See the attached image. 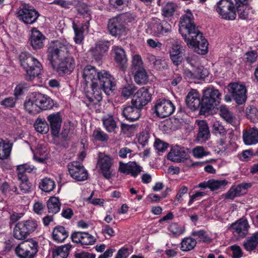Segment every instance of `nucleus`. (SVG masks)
I'll return each instance as SVG.
<instances>
[{"instance_id":"f257e3e1","label":"nucleus","mask_w":258,"mask_h":258,"mask_svg":"<svg viewBox=\"0 0 258 258\" xmlns=\"http://www.w3.org/2000/svg\"><path fill=\"white\" fill-rule=\"evenodd\" d=\"M83 78L87 87H90V90L86 92V105L92 108L102 99V90L109 95L116 89V83L114 77L105 70L98 71L90 65L87 66L83 70Z\"/></svg>"},{"instance_id":"f03ea898","label":"nucleus","mask_w":258,"mask_h":258,"mask_svg":"<svg viewBox=\"0 0 258 258\" xmlns=\"http://www.w3.org/2000/svg\"><path fill=\"white\" fill-rule=\"evenodd\" d=\"M73 46L66 40L51 42L47 49L48 60L60 75L70 74L75 67V60L71 54Z\"/></svg>"},{"instance_id":"7ed1b4c3","label":"nucleus","mask_w":258,"mask_h":258,"mask_svg":"<svg viewBox=\"0 0 258 258\" xmlns=\"http://www.w3.org/2000/svg\"><path fill=\"white\" fill-rule=\"evenodd\" d=\"M21 66L25 71V79L28 82L33 81L43 73L41 63L27 52H22L19 55Z\"/></svg>"},{"instance_id":"20e7f679","label":"nucleus","mask_w":258,"mask_h":258,"mask_svg":"<svg viewBox=\"0 0 258 258\" xmlns=\"http://www.w3.org/2000/svg\"><path fill=\"white\" fill-rule=\"evenodd\" d=\"M188 47L199 54H204L208 50V43L203 34L197 28L182 36Z\"/></svg>"},{"instance_id":"39448f33","label":"nucleus","mask_w":258,"mask_h":258,"mask_svg":"<svg viewBox=\"0 0 258 258\" xmlns=\"http://www.w3.org/2000/svg\"><path fill=\"white\" fill-rule=\"evenodd\" d=\"M221 93L214 88H208L203 91L202 99V111L208 112L218 105L221 100Z\"/></svg>"},{"instance_id":"423d86ee","label":"nucleus","mask_w":258,"mask_h":258,"mask_svg":"<svg viewBox=\"0 0 258 258\" xmlns=\"http://www.w3.org/2000/svg\"><path fill=\"white\" fill-rule=\"evenodd\" d=\"M38 243L32 239L24 241L15 248L19 258H33L38 252Z\"/></svg>"},{"instance_id":"0eeeda50","label":"nucleus","mask_w":258,"mask_h":258,"mask_svg":"<svg viewBox=\"0 0 258 258\" xmlns=\"http://www.w3.org/2000/svg\"><path fill=\"white\" fill-rule=\"evenodd\" d=\"M217 12L222 19L233 20L236 14L234 4L231 0H221L217 4Z\"/></svg>"},{"instance_id":"6e6552de","label":"nucleus","mask_w":258,"mask_h":258,"mask_svg":"<svg viewBox=\"0 0 258 258\" xmlns=\"http://www.w3.org/2000/svg\"><path fill=\"white\" fill-rule=\"evenodd\" d=\"M107 29L110 35L114 37H120L126 34V28L124 25L122 16L113 17L108 21Z\"/></svg>"},{"instance_id":"1a4fd4ad","label":"nucleus","mask_w":258,"mask_h":258,"mask_svg":"<svg viewBox=\"0 0 258 258\" xmlns=\"http://www.w3.org/2000/svg\"><path fill=\"white\" fill-rule=\"evenodd\" d=\"M16 15L20 20L27 25L34 24L40 16L36 10L29 9L26 6L20 8L16 12Z\"/></svg>"},{"instance_id":"9d476101","label":"nucleus","mask_w":258,"mask_h":258,"mask_svg":"<svg viewBox=\"0 0 258 258\" xmlns=\"http://www.w3.org/2000/svg\"><path fill=\"white\" fill-rule=\"evenodd\" d=\"M228 90L232 98L238 104L244 103L247 98L245 86L237 83H231L228 85Z\"/></svg>"},{"instance_id":"9b49d317","label":"nucleus","mask_w":258,"mask_h":258,"mask_svg":"<svg viewBox=\"0 0 258 258\" xmlns=\"http://www.w3.org/2000/svg\"><path fill=\"white\" fill-rule=\"evenodd\" d=\"M175 108L172 102L165 99L157 100L155 105V113L161 118L169 116L173 113Z\"/></svg>"},{"instance_id":"f8f14e48","label":"nucleus","mask_w":258,"mask_h":258,"mask_svg":"<svg viewBox=\"0 0 258 258\" xmlns=\"http://www.w3.org/2000/svg\"><path fill=\"white\" fill-rule=\"evenodd\" d=\"M68 171L71 176L77 181H84L87 179L88 174L84 166L78 161L68 164Z\"/></svg>"},{"instance_id":"ddd939ff","label":"nucleus","mask_w":258,"mask_h":258,"mask_svg":"<svg viewBox=\"0 0 258 258\" xmlns=\"http://www.w3.org/2000/svg\"><path fill=\"white\" fill-rule=\"evenodd\" d=\"M150 29L154 36L166 35L171 31V26L165 21L154 18L150 24Z\"/></svg>"},{"instance_id":"4468645a","label":"nucleus","mask_w":258,"mask_h":258,"mask_svg":"<svg viewBox=\"0 0 258 258\" xmlns=\"http://www.w3.org/2000/svg\"><path fill=\"white\" fill-rule=\"evenodd\" d=\"M97 165L104 178L107 179H109L111 178L112 176V166L113 165V159L110 156L100 154Z\"/></svg>"},{"instance_id":"2eb2a0df","label":"nucleus","mask_w":258,"mask_h":258,"mask_svg":"<svg viewBox=\"0 0 258 258\" xmlns=\"http://www.w3.org/2000/svg\"><path fill=\"white\" fill-rule=\"evenodd\" d=\"M151 95L147 88H141L134 94L131 103L142 108L151 100Z\"/></svg>"},{"instance_id":"dca6fc26","label":"nucleus","mask_w":258,"mask_h":258,"mask_svg":"<svg viewBox=\"0 0 258 258\" xmlns=\"http://www.w3.org/2000/svg\"><path fill=\"white\" fill-rule=\"evenodd\" d=\"M198 28L196 27L193 21L192 14L189 12L183 15L180 19L179 31L182 36Z\"/></svg>"},{"instance_id":"f3484780","label":"nucleus","mask_w":258,"mask_h":258,"mask_svg":"<svg viewBox=\"0 0 258 258\" xmlns=\"http://www.w3.org/2000/svg\"><path fill=\"white\" fill-rule=\"evenodd\" d=\"M249 225L246 219L241 218L232 224L230 229L233 233L240 238H244L248 233Z\"/></svg>"},{"instance_id":"a211bd4d","label":"nucleus","mask_w":258,"mask_h":258,"mask_svg":"<svg viewBox=\"0 0 258 258\" xmlns=\"http://www.w3.org/2000/svg\"><path fill=\"white\" fill-rule=\"evenodd\" d=\"M47 120L49 122L52 135L53 137H57L60 132L62 123L60 113L59 112L51 113L47 116Z\"/></svg>"},{"instance_id":"6ab92c4d","label":"nucleus","mask_w":258,"mask_h":258,"mask_svg":"<svg viewBox=\"0 0 258 258\" xmlns=\"http://www.w3.org/2000/svg\"><path fill=\"white\" fill-rule=\"evenodd\" d=\"M188 154L185 149L179 146L173 147L167 155V159L176 163L183 162L187 158Z\"/></svg>"},{"instance_id":"aec40b11","label":"nucleus","mask_w":258,"mask_h":258,"mask_svg":"<svg viewBox=\"0 0 258 258\" xmlns=\"http://www.w3.org/2000/svg\"><path fill=\"white\" fill-rule=\"evenodd\" d=\"M45 39V36L37 28H32L31 29L30 41L31 45L34 49L43 48Z\"/></svg>"},{"instance_id":"412c9836","label":"nucleus","mask_w":258,"mask_h":258,"mask_svg":"<svg viewBox=\"0 0 258 258\" xmlns=\"http://www.w3.org/2000/svg\"><path fill=\"white\" fill-rule=\"evenodd\" d=\"M185 101L187 106L191 110H195L200 107L202 110V100H201L200 95L196 90L192 89L188 92Z\"/></svg>"},{"instance_id":"4be33fe9","label":"nucleus","mask_w":258,"mask_h":258,"mask_svg":"<svg viewBox=\"0 0 258 258\" xmlns=\"http://www.w3.org/2000/svg\"><path fill=\"white\" fill-rule=\"evenodd\" d=\"M141 109L139 106L127 105L123 107L122 114L126 119L130 121H135L139 119L141 116Z\"/></svg>"},{"instance_id":"5701e85b","label":"nucleus","mask_w":258,"mask_h":258,"mask_svg":"<svg viewBox=\"0 0 258 258\" xmlns=\"http://www.w3.org/2000/svg\"><path fill=\"white\" fill-rule=\"evenodd\" d=\"M113 50L114 53V60L118 65L119 69L124 71L127 66V58L124 50L119 46H114Z\"/></svg>"},{"instance_id":"b1692460","label":"nucleus","mask_w":258,"mask_h":258,"mask_svg":"<svg viewBox=\"0 0 258 258\" xmlns=\"http://www.w3.org/2000/svg\"><path fill=\"white\" fill-rule=\"evenodd\" d=\"M35 101L38 104L39 110H48L52 108L54 104L50 97L40 93H35Z\"/></svg>"},{"instance_id":"393cba45","label":"nucleus","mask_w":258,"mask_h":258,"mask_svg":"<svg viewBox=\"0 0 258 258\" xmlns=\"http://www.w3.org/2000/svg\"><path fill=\"white\" fill-rule=\"evenodd\" d=\"M169 56L175 66H178L181 64L183 60L182 46L178 44H173L169 50Z\"/></svg>"},{"instance_id":"a878e982","label":"nucleus","mask_w":258,"mask_h":258,"mask_svg":"<svg viewBox=\"0 0 258 258\" xmlns=\"http://www.w3.org/2000/svg\"><path fill=\"white\" fill-rule=\"evenodd\" d=\"M199 126V132L197 135V140L201 142H205L210 137L209 128L206 121L199 120L197 122Z\"/></svg>"},{"instance_id":"bb28decb","label":"nucleus","mask_w":258,"mask_h":258,"mask_svg":"<svg viewBox=\"0 0 258 258\" xmlns=\"http://www.w3.org/2000/svg\"><path fill=\"white\" fill-rule=\"evenodd\" d=\"M219 114L220 116L228 123L235 126L239 124L235 117L233 113L230 111L229 109L225 105H221L219 108Z\"/></svg>"},{"instance_id":"cd10ccee","label":"nucleus","mask_w":258,"mask_h":258,"mask_svg":"<svg viewBox=\"0 0 258 258\" xmlns=\"http://www.w3.org/2000/svg\"><path fill=\"white\" fill-rule=\"evenodd\" d=\"M244 142L246 145L255 144L258 142V130L254 127L245 131L243 134Z\"/></svg>"},{"instance_id":"c85d7f7f","label":"nucleus","mask_w":258,"mask_h":258,"mask_svg":"<svg viewBox=\"0 0 258 258\" xmlns=\"http://www.w3.org/2000/svg\"><path fill=\"white\" fill-rule=\"evenodd\" d=\"M35 99V94L34 93L25 100L24 107L25 109L29 113L35 114L39 112V108Z\"/></svg>"},{"instance_id":"c756f323","label":"nucleus","mask_w":258,"mask_h":258,"mask_svg":"<svg viewBox=\"0 0 258 258\" xmlns=\"http://www.w3.org/2000/svg\"><path fill=\"white\" fill-rule=\"evenodd\" d=\"M72 247L69 244L56 247L52 250L53 258H67Z\"/></svg>"},{"instance_id":"7c9ffc66","label":"nucleus","mask_w":258,"mask_h":258,"mask_svg":"<svg viewBox=\"0 0 258 258\" xmlns=\"http://www.w3.org/2000/svg\"><path fill=\"white\" fill-rule=\"evenodd\" d=\"M69 236L68 232L64 227L61 226H56L52 232V238L54 240L58 242L63 241Z\"/></svg>"},{"instance_id":"2f4dec72","label":"nucleus","mask_w":258,"mask_h":258,"mask_svg":"<svg viewBox=\"0 0 258 258\" xmlns=\"http://www.w3.org/2000/svg\"><path fill=\"white\" fill-rule=\"evenodd\" d=\"M102 122L104 127L109 133H115L117 128L116 121L112 115H106L102 118Z\"/></svg>"},{"instance_id":"473e14b6","label":"nucleus","mask_w":258,"mask_h":258,"mask_svg":"<svg viewBox=\"0 0 258 258\" xmlns=\"http://www.w3.org/2000/svg\"><path fill=\"white\" fill-rule=\"evenodd\" d=\"M243 246L247 251L254 249L258 245V232L248 237L243 242Z\"/></svg>"},{"instance_id":"72a5a7b5","label":"nucleus","mask_w":258,"mask_h":258,"mask_svg":"<svg viewBox=\"0 0 258 258\" xmlns=\"http://www.w3.org/2000/svg\"><path fill=\"white\" fill-rule=\"evenodd\" d=\"M60 206L58 198L55 197H50L47 202V208L49 213H57L60 211Z\"/></svg>"},{"instance_id":"f704fd0d","label":"nucleus","mask_w":258,"mask_h":258,"mask_svg":"<svg viewBox=\"0 0 258 258\" xmlns=\"http://www.w3.org/2000/svg\"><path fill=\"white\" fill-rule=\"evenodd\" d=\"M35 168L33 165H29L28 164H23L17 166V172L18 179H23L25 180L27 176L26 172L30 173L33 171Z\"/></svg>"},{"instance_id":"c9c22d12","label":"nucleus","mask_w":258,"mask_h":258,"mask_svg":"<svg viewBox=\"0 0 258 258\" xmlns=\"http://www.w3.org/2000/svg\"><path fill=\"white\" fill-rule=\"evenodd\" d=\"M13 236L17 239L23 240L29 235L25 231L23 224L22 222L18 223L14 228L13 231Z\"/></svg>"},{"instance_id":"e433bc0d","label":"nucleus","mask_w":258,"mask_h":258,"mask_svg":"<svg viewBox=\"0 0 258 258\" xmlns=\"http://www.w3.org/2000/svg\"><path fill=\"white\" fill-rule=\"evenodd\" d=\"M134 80L139 85L146 84L149 80L148 76L145 69L134 72Z\"/></svg>"},{"instance_id":"4c0bfd02","label":"nucleus","mask_w":258,"mask_h":258,"mask_svg":"<svg viewBox=\"0 0 258 258\" xmlns=\"http://www.w3.org/2000/svg\"><path fill=\"white\" fill-rule=\"evenodd\" d=\"M197 241L193 238L187 237L183 238L180 243V248L182 251H189L194 248Z\"/></svg>"},{"instance_id":"58836bf2","label":"nucleus","mask_w":258,"mask_h":258,"mask_svg":"<svg viewBox=\"0 0 258 258\" xmlns=\"http://www.w3.org/2000/svg\"><path fill=\"white\" fill-rule=\"evenodd\" d=\"M35 130L41 134H46L49 131V125L45 119L37 118L34 124Z\"/></svg>"},{"instance_id":"ea45409f","label":"nucleus","mask_w":258,"mask_h":258,"mask_svg":"<svg viewBox=\"0 0 258 258\" xmlns=\"http://www.w3.org/2000/svg\"><path fill=\"white\" fill-rule=\"evenodd\" d=\"M55 186L54 181L49 178H44L41 180L39 184V187L45 192H50Z\"/></svg>"},{"instance_id":"a19ab883","label":"nucleus","mask_w":258,"mask_h":258,"mask_svg":"<svg viewBox=\"0 0 258 258\" xmlns=\"http://www.w3.org/2000/svg\"><path fill=\"white\" fill-rule=\"evenodd\" d=\"M73 28L75 34L74 41L76 43L80 44L84 39V26L73 23Z\"/></svg>"},{"instance_id":"79ce46f5","label":"nucleus","mask_w":258,"mask_h":258,"mask_svg":"<svg viewBox=\"0 0 258 258\" xmlns=\"http://www.w3.org/2000/svg\"><path fill=\"white\" fill-rule=\"evenodd\" d=\"M108 47L107 45L103 43H99L91 50V52L96 59H100L102 54L108 50Z\"/></svg>"},{"instance_id":"37998d69","label":"nucleus","mask_w":258,"mask_h":258,"mask_svg":"<svg viewBox=\"0 0 258 258\" xmlns=\"http://www.w3.org/2000/svg\"><path fill=\"white\" fill-rule=\"evenodd\" d=\"M11 147L6 143L4 140L0 139V159L7 158L11 153Z\"/></svg>"},{"instance_id":"c03bdc74","label":"nucleus","mask_w":258,"mask_h":258,"mask_svg":"<svg viewBox=\"0 0 258 258\" xmlns=\"http://www.w3.org/2000/svg\"><path fill=\"white\" fill-rule=\"evenodd\" d=\"M92 136L94 140L101 142H106L109 139L108 135L100 128L95 130L93 132Z\"/></svg>"},{"instance_id":"a18cd8bd","label":"nucleus","mask_w":258,"mask_h":258,"mask_svg":"<svg viewBox=\"0 0 258 258\" xmlns=\"http://www.w3.org/2000/svg\"><path fill=\"white\" fill-rule=\"evenodd\" d=\"M246 115L247 117L252 122L258 121V110L256 107L253 106L248 107L246 109Z\"/></svg>"},{"instance_id":"49530a36","label":"nucleus","mask_w":258,"mask_h":258,"mask_svg":"<svg viewBox=\"0 0 258 258\" xmlns=\"http://www.w3.org/2000/svg\"><path fill=\"white\" fill-rule=\"evenodd\" d=\"M175 4L173 3L168 2L162 8V15L165 17H169L173 15L175 9Z\"/></svg>"},{"instance_id":"de8ad7c7","label":"nucleus","mask_w":258,"mask_h":258,"mask_svg":"<svg viewBox=\"0 0 258 258\" xmlns=\"http://www.w3.org/2000/svg\"><path fill=\"white\" fill-rule=\"evenodd\" d=\"M209 188L211 190L214 191L226 186L228 181L226 180H209Z\"/></svg>"},{"instance_id":"09e8293b","label":"nucleus","mask_w":258,"mask_h":258,"mask_svg":"<svg viewBox=\"0 0 258 258\" xmlns=\"http://www.w3.org/2000/svg\"><path fill=\"white\" fill-rule=\"evenodd\" d=\"M144 69L143 63L140 55L136 54L132 59V69L133 72Z\"/></svg>"},{"instance_id":"8fccbe9b","label":"nucleus","mask_w":258,"mask_h":258,"mask_svg":"<svg viewBox=\"0 0 258 258\" xmlns=\"http://www.w3.org/2000/svg\"><path fill=\"white\" fill-rule=\"evenodd\" d=\"M21 222L23 224L25 230L28 235L34 232L38 226L37 222L33 220H28Z\"/></svg>"},{"instance_id":"3c124183","label":"nucleus","mask_w":258,"mask_h":258,"mask_svg":"<svg viewBox=\"0 0 258 258\" xmlns=\"http://www.w3.org/2000/svg\"><path fill=\"white\" fill-rule=\"evenodd\" d=\"M213 133L216 136H224L226 134L227 131L224 126L219 121L215 122L213 124Z\"/></svg>"},{"instance_id":"603ef678","label":"nucleus","mask_w":258,"mask_h":258,"mask_svg":"<svg viewBox=\"0 0 258 258\" xmlns=\"http://www.w3.org/2000/svg\"><path fill=\"white\" fill-rule=\"evenodd\" d=\"M192 153L193 156L197 158H202L211 154L210 152L206 151L202 146L196 147L193 149Z\"/></svg>"},{"instance_id":"864d4df0","label":"nucleus","mask_w":258,"mask_h":258,"mask_svg":"<svg viewBox=\"0 0 258 258\" xmlns=\"http://www.w3.org/2000/svg\"><path fill=\"white\" fill-rule=\"evenodd\" d=\"M77 9L79 13L89 18L90 14L89 7L82 1H79Z\"/></svg>"},{"instance_id":"5fc2aeb1","label":"nucleus","mask_w":258,"mask_h":258,"mask_svg":"<svg viewBox=\"0 0 258 258\" xmlns=\"http://www.w3.org/2000/svg\"><path fill=\"white\" fill-rule=\"evenodd\" d=\"M96 240V238L93 236L89 234L88 233L83 232L81 239V245H92L95 242Z\"/></svg>"},{"instance_id":"6e6d98bb","label":"nucleus","mask_w":258,"mask_h":258,"mask_svg":"<svg viewBox=\"0 0 258 258\" xmlns=\"http://www.w3.org/2000/svg\"><path fill=\"white\" fill-rule=\"evenodd\" d=\"M136 90L137 87L135 86L128 85L122 89L121 94L123 97L128 98L134 94Z\"/></svg>"},{"instance_id":"4d7b16f0","label":"nucleus","mask_w":258,"mask_h":258,"mask_svg":"<svg viewBox=\"0 0 258 258\" xmlns=\"http://www.w3.org/2000/svg\"><path fill=\"white\" fill-rule=\"evenodd\" d=\"M208 75V70L202 66L197 67L194 73V77L198 79H204Z\"/></svg>"},{"instance_id":"13d9d810","label":"nucleus","mask_w":258,"mask_h":258,"mask_svg":"<svg viewBox=\"0 0 258 258\" xmlns=\"http://www.w3.org/2000/svg\"><path fill=\"white\" fill-rule=\"evenodd\" d=\"M142 167L138 165L135 162H131L130 166L129 174L134 177H136L142 171Z\"/></svg>"},{"instance_id":"bf43d9fd","label":"nucleus","mask_w":258,"mask_h":258,"mask_svg":"<svg viewBox=\"0 0 258 258\" xmlns=\"http://www.w3.org/2000/svg\"><path fill=\"white\" fill-rule=\"evenodd\" d=\"M169 230L175 236L182 234L184 231L182 227L179 226L175 223H172L170 225Z\"/></svg>"},{"instance_id":"052dcab7","label":"nucleus","mask_w":258,"mask_h":258,"mask_svg":"<svg viewBox=\"0 0 258 258\" xmlns=\"http://www.w3.org/2000/svg\"><path fill=\"white\" fill-rule=\"evenodd\" d=\"M153 66L157 70H166L168 68L167 62L163 58H158Z\"/></svg>"},{"instance_id":"680f3d73","label":"nucleus","mask_w":258,"mask_h":258,"mask_svg":"<svg viewBox=\"0 0 258 258\" xmlns=\"http://www.w3.org/2000/svg\"><path fill=\"white\" fill-rule=\"evenodd\" d=\"M191 235L198 237L204 242H210L211 241V239L206 234V232L203 230L194 231Z\"/></svg>"},{"instance_id":"e2e57ef3","label":"nucleus","mask_w":258,"mask_h":258,"mask_svg":"<svg viewBox=\"0 0 258 258\" xmlns=\"http://www.w3.org/2000/svg\"><path fill=\"white\" fill-rule=\"evenodd\" d=\"M21 181L20 183V190L22 193L26 194L30 191L31 184L29 182L28 178H26V179L24 180L23 179H19Z\"/></svg>"},{"instance_id":"0e129e2a","label":"nucleus","mask_w":258,"mask_h":258,"mask_svg":"<svg viewBox=\"0 0 258 258\" xmlns=\"http://www.w3.org/2000/svg\"><path fill=\"white\" fill-rule=\"evenodd\" d=\"M16 100L13 97L6 98L1 102V104L7 108H13L15 106Z\"/></svg>"},{"instance_id":"69168bd1","label":"nucleus","mask_w":258,"mask_h":258,"mask_svg":"<svg viewBox=\"0 0 258 258\" xmlns=\"http://www.w3.org/2000/svg\"><path fill=\"white\" fill-rule=\"evenodd\" d=\"M154 147L158 151L164 152L168 148V144L159 139H157L155 142Z\"/></svg>"},{"instance_id":"338daca9","label":"nucleus","mask_w":258,"mask_h":258,"mask_svg":"<svg viewBox=\"0 0 258 258\" xmlns=\"http://www.w3.org/2000/svg\"><path fill=\"white\" fill-rule=\"evenodd\" d=\"M149 138L150 135L148 132H142L140 134L139 136V143L143 146H145L146 144L148 143Z\"/></svg>"},{"instance_id":"774afa93","label":"nucleus","mask_w":258,"mask_h":258,"mask_svg":"<svg viewBox=\"0 0 258 258\" xmlns=\"http://www.w3.org/2000/svg\"><path fill=\"white\" fill-rule=\"evenodd\" d=\"M187 190L188 188L186 186L184 185L182 186L178 190L175 197V200H177L178 203H180L182 201V196L187 193Z\"/></svg>"}]
</instances>
